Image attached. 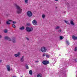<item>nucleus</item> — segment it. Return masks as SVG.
Wrapping results in <instances>:
<instances>
[{"label":"nucleus","mask_w":77,"mask_h":77,"mask_svg":"<svg viewBox=\"0 0 77 77\" xmlns=\"http://www.w3.org/2000/svg\"><path fill=\"white\" fill-rule=\"evenodd\" d=\"M15 6L17 9V11H16L17 14H21L22 12V9L21 8V7L17 4H15Z\"/></svg>","instance_id":"f257e3e1"},{"label":"nucleus","mask_w":77,"mask_h":77,"mask_svg":"<svg viewBox=\"0 0 77 77\" xmlns=\"http://www.w3.org/2000/svg\"><path fill=\"white\" fill-rule=\"evenodd\" d=\"M41 50L42 53H45L47 51V48L44 46H43L41 47Z\"/></svg>","instance_id":"f03ea898"},{"label":"nucleus","mask_w":77,"mask_h":77,"mask_svg":"<svg viewBox=\"0 0 77 77\" xmlns=\"http://www.w3.org/2000/svg\"><path fill=\"white\" fill-rule=\"evenodd\" d=\"M27 16L29 17H32V15H33V14L32 12L30 11H28L27 12Z\"/></svg>","instance_id":"7ed1b4c3"},{"label":"nucleus","mask_w":77,"mask_h":77,"mask_svg":"<svg viewBox=\"0 0 77 77\" xmlns=\"http://www.w3.org/2000/svg\"><path fill=\"white\" fill-rule=\"evenodd\" d=\"M26 30L27 32H32L33 31V28H30L29 27L26 28Z\"/></svg>","instance_id":"20e7f679"},{"label":"nucleus","mask_w":77,"mask_h":77,"mask_svg":"<svg viewBox=\"0 0 77 77\" xmlns=\"http://www.w3.org/2000/svg\"><path fill=\"white\" fill-rule=\"evenodd\" d=\"M49 63H50L49 61H44L42 62V63H43L44 65H46L48 64Z\"/></svg>","instance_id":"39448f33"},{"label":"nucleus","mask_w":77,"mask_h":77,"mask_svg":"<svg viewBox=\"0 0 77 77\" xmlns=\"http://www.w3.org/2000/svg\"><path fill=\"white\" fill-rule=\"evenodd\" d=\"M32 23L34 26H36L37 24V21H36V20H33L32 22Z\"/></svg>","instance_id":"423d86ee"},{"label":"nucleus","mask_w":77,"mask_h":77,"mask_svg":"<svg viewBox=\"0 0 77 77\" xmlns=\"http://www.w3.org/2000/svg\"><path fill=\"white\" fill-rule=\"evenodd\" d=\"M5 39L6 40H8V41H11V39L8 36H6L5 37Z\"/></svg>","instance_id":"0eeeda50"},{"label":"nucleus","mask_w":77,"mask_h":77,"mask_svg":"<svg viewBox=\"0 0 77 77\" xmlns=\"http://www.w3.org/2000/svg\"><path fill=\"white\" fill-rule=\"evenodd\" d=\"M11 40V41H12L13 43L14 44L16 42V40H15V38L14 37L12 38Z\"/></svg>","instance_id":"6e6552de"},{"label":"nucleus","mask_w":77,"mask_h":77,"mask_svg":"<svg viewBox=\"0 0 77 77\" xmlns=\"http://www.w3.org/2000/svg\"><path fill=\"white\" fill-rule=\"evenodd\" d=\"M7 69L8 71H10L11 70V67L9 65H8L7 66Z\"/></svg>","instance_id":"1a4fd4ad"},{"label":"nucleus","mask_w":77,"mask_h":77,"mask_svg":"<svg viewBox=\"0 0 77 77\" xmlns=\"http://www.w3.org/2000/svg\"><path fill=\"white\" fill-rule=\"evenodd\" d=\"M24 56H22L21 58L20 59V62H23L24 61Z\"/></svg>","instance_id":"9d476101"},{"label":"nucleus","mask_w":77,"mask_h":77,"mask_svg":"<svg viewBox=\"0 0 77 77\" xmlns=\"http://www.w3.org/2000/svg\"><path fill=\"white\" fill-rule=\"evenodd\" d=\"M72 38L74 40H76V39H77V37H76L74 35H72Z\"/></svg>","instance_id":"9b49d317"},{"label":"nucleus","mask_w":77,"mask_h":77,"mask_svg":"<svg viewBox=\"0 0 77 77\" xmlns=\"http://www.w3.org/2000/svg\"><path fill=\"white\" fill-rule=\"evenodd\" d=\"M70 24H72V25H73V26L74 25V22L73 21L71 20L70 21Z\"/></svg>","instance_id":"f8f14e48"},{"label":"nucleus","mask_w":77,"mask_h":77,"mask_svg":"<svg viewBox=\"0 0 77 77\" xmlns=\"http://www.w3.org/2000/svg\"><path fill=\"white\" fill-rule=\"evenodd\" d=\"M29 73L30 75H32V70H30L29 71Z\"/></svg>","instance_id":"ddd939ff"},{"label":"nucleus","mask_w":77,"mask_h":77,"mask_svg":"<svg viewBox=\"0 0 77 77\" xmlns=\"http://www.w3.org/2000/svg\"><path fill=\"white\" fill-rule=\"evenodd\" d=\"M19 29L20 30H24V26H22Z\"/></svg>","instance_id":"4468645a"},{"label":"nucleus","mask_w":77,"mask_h":77,"mask_svg":"<svg viewBox=\"0 0 77 77\" xmlns=\"http://www.w3.org/2000/svg\"><path fill=\"white\" fill-rule=\"evenodd\" d=\"M4 32L5 33H8V30L7 29H5L4 30Z\"/></svg>","instance_id":"2eb2a0df"},{"label":"nucleus","mask_w":77,"mask_h":77,"mask_svg":"<svg viewBox=\"0 0 77 77\" xmlns=\"http://www.w3.org/2000/svg\"><path fill=\"white\" fill-rule=\"evenodd\" d=\"M59 29H60V26H57L56 27L55 29L56 30H57Z\"/></svg>","instance_id":"dca6fc26"},{"label":"nucleus","mask_w":77,"mask_h":77,"mask_svg":"<svg viewBox=\"0 0 77 77\" xmlns=\"http://www.w3.org/2000/svg\"><path fill=\"white\" fill-rule=\"evenodd\" d=\"M63 36H60V40H62V39H63Z\"/></svg>","instance_id":"f3484780"},{"label":"nucleus","mask_w":77,"mask_h":77,"mask_svg":"<svg viewBox=\"0 0 77 77\" xmlns=\"http://www.w3.org/2000/svg\"><path fill=\"white\" fill-rule=\"evenodd\" d=\"M6 23L8 25H10L11 24V23L9 22V21H7L6 22Z\"/></svg>","instance_id":"a211bd4d"},{"label":"nucleus","mask_w":77,"mask_h":77,"mask_svg":"<svg viewBox=\"0 0 77 77\" xmlns=\"http://www.w3.org/2000/svg\"><path fill=\"white\" fill-rule=\"evenodd\" d=\"M37 76V77H42V76H41V75L39 74H38Z\"/></svg>","instance_id":"6ab92c4d"},{"label":"nucleus","mask_w":77,"mask_h":77,"mask_svg":"<svg viewBox=\"0 0 77 77\" xmlns=\"http://www.w3.org/2000/svg\"><path fill=\"white\" fill-rule=\"evenodd\" d=\"M45 17V14H43L42 15V17L43 18H44Z\"/></svg>","instance_id":"aec40b11"},{"label":"nucleus","mask_w":77,"mask_h":77,"mask_svg":"<svg viewBox=\"0 0 77 77\" xmlns=\"http://www.w3.org/2000/svg\"><path fill=\"white\" fill-rule=\"evenodd\" d=\"M77 47H76L75 48V49H74L75 51H77Z\"/></svg>","instance_id":"412c9836"},{"label":"nucleus","mask_w":77,"mask_h":77,"mask_svg":"<svg viewBox=\"0 0 77 77\" xmlns=\"http://www.w3.org/2000/svg\"><path fill=\"white\" fill-rule=\"evenodd\" d=\"M26 69H29V66H28V65H26Z\"/></svg>","instance_id":"4be33fe9"},{"label":"nucleus","mask_w":77,"mask_h":77,"mask_svg":"<svg viewBox=\"0 0 77 77\" xmlns=\"http://www.w3.org/2000/svg\"><path fill=\"white\" fill-rule=\"evenodd\" d=\"M12 27H14V28H15V27H16V26H15V25L14 24H12Z\"/></svg>","instance_id":"5701e85b"},{"label":"nucleus","mask_w":77,"mask_h":77,"mask_svg":"<svg viewBox=\"0 0 77 77\" xmlns=\"http://www.w3.org/2000/svg\"><path fill=\"white\" fill-rule=\"evenodd\" d=\"M46 57L48 58H49L50 57V55H46Z\"/></svg>","instance_id":"b1692460"},{"label":"nucleus","mask_w":77,"mask_h":77,"mask_svg":"<svg viewBox=\"0 0 77 77\" xmlns=\"http://www.w3.org/2000/svg\"><path fill=\"white\" fill-rule=\"evenodd\" d=\"M25 2L26 3H28V0H25Z\"/></svg>","instance_id":"393cba45"},{"label":"nucleus","mask_w":77,"mask_h":77,"mask_svg":"<svg viewBox=\"0 0 77 77\" xmlns=\"http://www.w3.org/2000/svg\"><path fill=\"white\" fill-rule=\"evenodd\" d=\"M26 25L28 26H30V24L29 23H28L26 24Z\"/></svg>","instance_id":"a878e982"},{"label":"nucleus","mask_w":77,"mask_h":77,"mask_svg":"<svg viewBox=\"0 0 77 77\" xmlns=\"http://www.w3.org/2000/svg\"><path fill=\"white\" fill-rule=\"evenodd\" d=\"M58 32H59V33H60V32H62V30L59 29L58 31Z\"/></svg>","instance_id":"bb28decb"},{"label":"nucleus","mask_w":77,"mask_h":77,"mask_svg":"<svg viewBox=\"0 0 77 77\" xmlns=\"http://www.w3.org/2000/svg\"><path fill=\"white\" fill-rule=\"evenodd\" d=\"M66 44H68V45H69V42H68V41H66Z\"/></svg>","instance_id":"cd10ccee"},{"label":"nucleus","mask_w":77,"mask_h":77,"mask_svg":"<svg viewBox=\"0 0 77 77\" xmlns=\"http://www.w3.org/2000/svg\"><path fill=\"white\" fill-rule=\"evenodd\" d=\"M65 22H66V24H69V23H68V22L67 21L65 20Z\"/></svg>","instance_id":"c85d7f7f"},{"label":"nucleus","mask_w":77,"mask_h":77,"mask_svg":"<svg viewBox=\"0 0 77 77\" xmlns=\"http://www.w3.org/2000/svg\"><path fill=\"white\" fill-rule=\"evenodd\" d=\"M17 55L18 56H19L20 55V52H18Z\"/></svg>","instance_id":"c756f323"},{"label":"nucleus","mask_w":77,"mask_h":77,"mask_svg":"<svg viewBox=\"0 0 77 77\" xmlns=\"http://www.w3.org/2000/svg\"><path fill=\"white\" fill-rule=\"evenodd\" d=\"M26 38L29 41V38L28 37H26Z\"/></svg>","instance_id":"7c9ffc66"},{"label":"nucleus","mask_w":77,"mask_h":77,"mask_svg":"<svg viewBox=\"0 0 77 77\" xmlns=\"http://www.w3.org/2000/svg\"><path fill=\"white\" fill-rule=\"evenodd\" d=\"M14 56L15 57H17V56H18V55L17 54H15L14 55Z\"/></svg>","instance_id":"2f4dec72"},{"label":"nucleus","mask_w":77,"mask_h":77,"mask_svg":"<svg viewBox=\"0 0 77 77\" xmlns=\"http://www.w3.org/2000/svg\"><path fill=\"white\" fill-rule=\"evenodd\" d=\"M13 24H16V23L15 21H13Z\"/></svg>","instance_id":"473e14b6"},{"label":"nucleus","mask_w":77,"mask_h":77,"mask_svg":"<svg viewBox=\"0 0 77 77\" xmlns=\"http://www.w3.org/2000/svg\"><path fill=\"white\" fill-rule=\"evenodd\" d=\"M2 36L0 35V38H2Z\"/></svg>","instance_id":"72a5a7b5"},{"label":"nucleus","mask_w":77,"mask_h":77,"mask_svg":"<svg viewBox=\"0 0 77 77\" xmlns=\"http://www.w3.org/2000/svg\"><path fill=\"white\" fill-rule=\"evenodd\" d=\"M9 21H12V20H8Z\"/></svg>","instance_id":"f704fd0d"},{"label":"nucleus","mask_w":77,"mask_h":77,"mask_svg":"<svg viewBox=\"0 0 77 77\" xmlns=\"http://www.w3.org/2000/svg\"><path fill=\"white\" fill-rule=\"evenodd\" d=\"M45 56V54H43V56Z\"/></svg>","instance_id":"c9c22d12"},{"label":"nucleus","mask_w":77,"mask_h":77,"mask_svg":"<svg viewBox=\"0 0 77 77\" xmlns=\"http://www.w3.org/2000/svg\"><path fill=\"white\" fill-rule=\"evenodd\" d=\"M39 62V61H35V62L37 63V62Z\"/></svg>","instance_id":"e433bc0d"},{"label":"nucleus","mask_w":77,"mask_h":77,"mask_svg":"<svg viewBox=\"0 0 77 77\" xmlns=\"http://www.w3.org/2000/svg\"><path fill=\"white\" fill-rule=\"evenodd\" d=\"M55 1L57 2V1H58V0H55Z\"/></svg>","instance_id":"4c0bfd02"},{"label":"nucleus","mask_w":77,"mask_h":77,"mask_svg":"<svg viewBox=\"0 0 77 77\" xmlns=\"http://www.w3.org/2000/svg\"><path fill=\"white\" fill-rule=\"evenodd\" d=\"M2 61V60H0V62H1Z\"/></svg>","instance_id":"58836bf2"},{"label":"nucleus","mask_w":77,"mask_h":77,"mask_svg":"<svg viewBox=\"0 0 77 77\" xmlns=\"http://www.w3.org/2000/svg\"><path fill=\"white\" fill-rule=\"evenodd\" d=\"M12 77H16V76H13Z\"/></svg>","instance_id":"ea45409f"},{"label":"nucleus","mask_w":77,"mask_h":77,"mask_svg":"<svg viewBox=\"0 0 77 77\" xmlns=\"http://www.w3.org/2000/svg\"><path fill=\"white\" fill-rule=\"evenodd\" d=\"M56 8H57V7H56Z\"/></svg>","instance_id":"a19ab883"},{"label":"nucleus","mask_w":77,"mask_h":77,"mask_svg":"<svg viewBox=\"0 0 77 77\" xmlns=\"http://www.w3.org/2000/svg\"><path fill=\"white\" fill-rule=\"evenodd\" d=\"M21 77H23V76H21Z\"/></svg>","instance_id":"79ce46f5"}]
</instances>
